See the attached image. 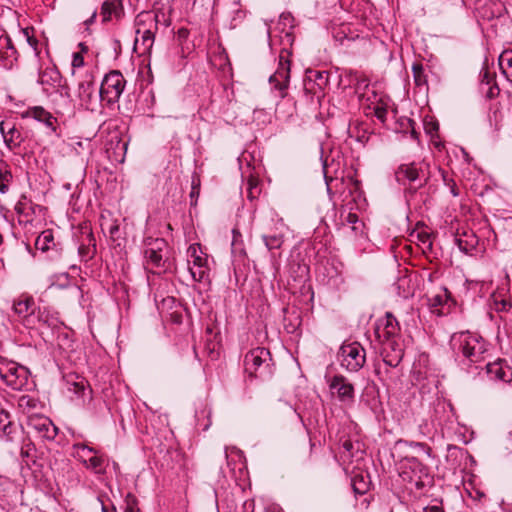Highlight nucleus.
Listing matches in <instances>:
<instances>
[{"mask_svg": "<svg viewBox=\"0 0 512 512\" xmlns=\"http://www.w3.org/2000/svg\"><path fill=\"white\" fill-rule=\"evenodd\" d=\"M450 345L457 357H462L469 363L485 360L490 349V344L480 334L470 331L453 333Z\"/></svg>", "mask_w": 512, "mask_h": 512, "instance_id": "obj_1", "label": "nucleus"}, {"mask_svg": "<svg viewBox=\"0 0 512 512\" xmlns=\"http://www.w3.org/2000/svg\"><path fill=\"white\" fill-rule=\"evenodd\" d=\"M143 254L146 268L151 270L158 268L163 271L168 268L169 247L164 238H145L143 243Z\"/></svg>", "mask_w": 512, "mask_h": 512, "instance_id": "obj_2", "label": "nucleus"}, {"mask_svg": "<svg viewBox=\"0 0 512 512\" xmlns=\"http://www.w3.org/2000/svg\"><path fill=\"white\" fill-rule=\"evenodd\" d=\"M396 181L401 185H409L412 189L417 190L423 187L428 179V165L420 162H412L401 164L395 171Z\"/></svg>", "mask_w": 512, "mask_h": 512, "instance_id": "obj_3", "label": "nucleus"}, {"mask_svg": "<svg viewBox=\"0 0 512 512\" xmlns=\"http://www.w3.org/2000/svg\"><path fill=\"white\" fill-rule=\"evenodd\" d=\"M126 80L123 74L118 70H112L107 73L99 89L100 101L108 106L117 103L125 89Z\"/></svg>", "mask_w": 512, "mask_h": 512, "instance_id": "obj_4", "label": "nucleus"}, {"mask_svg": "<svg viewBox=\"0 0 512 512\" xmlns=\"http://www.w3.org/2000/svg\"><path fill=\"white\" fill-rule=\"evenodd\" d=\"M338 361L347 371L357 372L366 362L365 349L359 342L343 343L338 352Z\"/></svg>", "mask_w": 512, "mask_h": 512, "instance_id": "obj_5", "label": "nucleus"}, {"mask_svg": "<svg viewBox=\"0 0 512 512\" xmlns=\"http://www.w3.org/2000/svg\"><path fill=\"white\" fill-rule=\"evenodd\" d=\"M0 378L13 390H21L27 383L28 370L24 366L0 356Z\"/></svg>", "mask_w": 512, "mask_h": 512, "instance_id": "obj_6", "label": "nucleus"}, {"mask_svg": "<svg viewBox=\"0 0 512 512\" xmlns=\"http://www.w3.org/2000/svg\"><path fill=\"white\" fill-rule=\"evenodd\" d=\"M271 354L264 347H256L250 350L244 358V366L246 372L250 375L263 376L271 372L270 362Z\"/></svg>", "mask_w": 512, "mask_h": 512, "instance_id": "obj_7", "label": "nucleus"}, {"mask_svg": "<svg viewBox=\"0 0 512 512\" xmlns=\"http://www.w3.org/2000/svg\"><path fill=\"white\" fill-rule=\"evenodd\" d=\"M157 16L152 15L151 13H141L137 16L136 24L140 26V23L146 21H155ZM136 39L134 42V50L137 51L140 55L150 54L153 44H154V32L151 29L141 30L140 27L136 29Z\"/></svg>", "mask_w": 512, "mask_h": 512, "instance_id": "obj_8", "label": "nucleus"}, {"mask_svg": "<svg viewBox=\"0 0 512 512\" xmlns=\"http://www.w3.org/2000/svg\"><path fill=\"white\" fill-rule=\"evenodd\" d=\"M60 321L56 314L52 313L46 307H38L34 313L24 320V326L30 329H37L43 332V329H55Z\"/></svg>", "mask_w": 512, "mask_h": 512, "instance_id": "obj_9", "label": "nucleus"}, {"mask_svg": "<svg viewBox=\"0 0 512 512\" xmlns=\"http://www.w3.org/2000/svg\"><path fill=\"white\" fill-rule=\"evenodd\" d=\"M290 79V62L283 54L279 56V64L269 78V82L272 88L279 93L280 98H285L287 95V89Z\"/></svg>", "mask_w": 512, "mask_h": 512, "instance_id": "obj_10", "label": "nucleus"}, {"mask_svg": "<svg viewBox=\"0 0 512 512\" xmlns=\"http://www.w3.org/2000/svg\"><path fill=\"white\" fill-rule=\"evenodd\" d=\"M404 468L410 470L412 475L410 476V482L418 489H422L431 482L429 469L426 465L422 464L417 457L407 456L404 459Z\"/></svg>", "mask_w": 512, "mask_h": 512, "instance_id": "obj_11", "label": "nucleus"}, {"mask_svg": "<svg viewBox=\"0 0 512 512\" xmlns=\"http://www.w3.org/2000/svg\"><path fill=\"white\" fill-rule=\"evenodd\" d=\"M95 91L96 87L93 74L85 73L78 83L77 96L81 105L87 110H94V106L97 102Z\"/></svg>", "mask_w": 512, "mask_h": 512, "instance_id": "obj_12", "label": "nucleus"}, {"mask_svg": "<svg viewBox=\"0 0 512 512\" xmlns=\"http://www.w3.org/2000/svg\"><path fill=\"white\" fill-rule=\"evenodd\" d=\"M27 426L37 435L46 440H54L58 434V428L46 416L32 414L28 416Z\"/></svg>", "mask_w": 512, "mask_h": 512, "instance_id": "obj_13", "label": "nucleus"}, {"mask_svg": "<svg viewBox=\"0 0 512 512\" xmlns=\"http://www.w3.org/2000/svg\"><path fill=\"white\" fill-rule=\"evenodd\" d=\"M381 356L383 362L390 367H397L402 361L404 349L400 338L381 340Z\"/></svg>", "mask_w": 512, "mask_h": 512, "instance_id": "obj_14", "label": "nucleus"}, {"mask_svg": "<svg viewBox=\"0 0 512 512\" xmlns=\"http://www.w3.org/2000/svg\"><path fill=\"white\" fill-rule=\"evenodd\" d=\"M486 374L489 380L501 383L512 382V367L505 359H497L489 362L485 366Z\"/></svg>", "mask_w": 512, "mask_h": 512, "instance_id": "obj_15", "label": "nucleus"}, {"mask_svg": "<svg viewBox=\"0 0 512 512\" xmlns=\"http://www.w3.org/2000/svg\"><path fill=\"white\" fill-rule=\"evenodd\" d=\"M375 333L379 341L400 338L399 323L392 313L387 312L385 318L378 322Z\"/></svg>", "mask_w": 512, "mask_h": 512, "instance_id": "obj_16", "label": "nucleus"}, {"mask_svg": "<svg viewBox=\"0 0 512 512\" xmlns=\"http://www.w3.org/2000/svg\"><path fill=\"white\" fill-rule=\"evenodd\" d=\"M0 133L6 147L11 151L19 148L24 141V137L20 130L16 128L15 124L8 121L0 122Z\"/></svg>", "mask_w": 512, "mask_h": 512, "instance_id": "obj_17", "label": "nucleus"}, {"mask_svg": "<svg viewBox=\"0 0 512 512\" xmlns=\"http://www.w3.org/2000/svg\"><path fill=\"white\" fill-rule=\"evenodd\" d=\"M330 389L335 391L341 402H352L354 399V387L343 375H335L330 384Z\"/></svg>", "mask_w": 512, "mask_h": 512, "instance_id": "obj_18", "label": "nucleus"}, {"mask_svg": "<svg viewBox=\"0 0 512 512\" xmlns=\"http://www.w3.org/2000/svg\"><path fill=\"white\" fill-rule=\"evenodd\" d=\"M23 116L27 118H33L36 121L43 123L53 133H56L58 123L57 118L54 117L49 111H47L43 107H30L26 110Z\"/></svg>", "mask_w": 512, "mask_h": 512, "instance_id": "obj_19", "label": "nucleus"}, {"mask_svg": "<svg viewBox=\"0 0 512 512\" xmlns=\"http://www.w3.org/2000/svg\"><path fill=\"white\" fill-rule=\"evenodd\" d=\"M328 78L329 75L326 71L310 70L307 73V77L304 82V88L305 90L316 94V87L319 91L323 90L328 84Z\"/></svg>", "mask_w": 512, "mask_h": 512, "instance_id": "obj_20", "label": "nucleus"}, {"mask_svg": "<svg viewBox=\"0 0 512 512\" xmlns=\"http://www.w3.org/2000/svg\"><path fill=\"white\" fill-rule=\"evenodd\" d=\"M13 309L22 318V323L24 324V320L31 316L36 309L34 298L30 295L22 294L14 301Z\"/></svg>", "mask_w": 512, "mask_h": 512, "instance_id": "obj_21", "label": "nucleus"}, {"mask_svg": "<svg viewBox=\"0 0 512 512\" xmlns=\"http://www.w3.org/2000/svg\"><path fill=\"white\" fill-rule=\"evenodd\" d=\"M124 15V8L121 0H105L101 7L103 22L119 20Z\"/></svg>", "mask_w": 512, "mask_h": 512, "instance_id": "obj_22", "label": "nucleus"}, {"mask_svg": "<svg viewBox=\"0 0 512 512\" xmlns=\"http://www.w3.org/2000/svg\"><path fill=\"white\" fill-rule=\"evenodd\" d=\"M1 437L7 442H13L19 434V427L10 420L8 412L0 410Z\"/></svg>", "mask_w": 512, "mask_h": 512, "instance_id": "obj_23", "label": "nucleus"}, {"mask_svg": "<svg viewBox=\"0 0 512 512\" xmlns=\"http://www.w3.org/2000/svg\"><path fill=\"white\" fill-rule=\"evenodd\" d=\"M262 240L266 248L271 252V264L275 273H277L279 270V262L273 251L282 247L284 236L282 234L263 235Z\"/></svg>", "mask_w": 512, "mask_h": 512, "instance_id": "obj_24", "label": "nucleus"}, {"mask_svg": "<svg viewBox=\"0 0 512 512\" xmlns=\"http://www.w3.org/2000/svg\"><path fill=\"white\" fill-rule=\"evenodd\" d=\"M35 247L37 250H40L42 252H55V256L59 254V249L57 247V244L54 240V235L52 230H44L35 241Z\"/></svg>", "mask_w": 512, "mask_h": 512, "instance_id": "obj_25", "label": "nucleus"}, {"mask_svg": "<svg viewBox=\"0 0 512 512\" xmlns=\"http://www.w3.org/2000/svg\"><path fill=\"white\" fill-rule=\"evenodd\" d=\"M455 241L459 249L466 254L471 253L478 245V237L473 231L463 232L456 237Z\"/></svg>", "mask_w": 512, "mask_h": 512, "instance_id": "obj_26", "label": "nucleus"}, {"mask_svg": "<svg viewBox=\"0 0 512 512\" xmlns=\"http://www.w3.org/2000/svg\"><path fill=\"white\" fill-rule=\"evenodd\" d=\"M38 82L43 86L57 87L62 82V76L56 68H46L40 72Z\"/></svg>", "mask_w": 512, "mask_h": 512, "instance_id": "obj_27", "label": "nucleus"}, {"mask_svg": "<svg viewBox=\"0 0 512 512\" xmlns=\"http://www.w3.org/2000/svg\"><path fill=\"white\" fill-rule=\"evenodd\" d=\"M188 265H207V255L202 251L200 244H191L187 249Z\"/></svg>", "mask_w": 512, "mask_h": 512, "instance_id": "obj_28", "label": "nucleus"}, {"mask_svg": "<svg viewBox=\"0 0 512 512\" xmlns=\"http://www.w3.org/2000/svg\"><path fill=\"white\" fill-rule=\"evenodd\" d=\"M73 456L82 464L86 463L87 459L96 454V450L83 443H76L72 446Z\"/></svg>", "mask_w": 512, "mask_h": 512, "instance_id": "obj_29", "label": "nucleus"}, {"mask_svg": "<svg viewBox=\"0 0 512 512\" xmlns=\"http://www.w3.org/2000/svg\"><path fill=\"white\" fill-rule=\"evenodd\" d=\"M83 466L86 469L93 471L95 474L105 473V460L101 455H98L97 453L87 459Z\"/></svg>", "mask_w": 512, "mask_h": 512, "instance_id": "obj_30", "label": "nucleus"}, {"mask_svg": "<svg viewBox=\"0 0 512 512\" xmlns=\"http://www.w3.org/2000/svg\"><path fill=\"white\" fill-rule=\"evenodd\" d=\"M13 176L9 166L2 162L0 163V193L5 194L9 190Z\"/></svg>", "mask_w": 512, "mask_h": 512, "instance_id": "obj_31", "label": "nucleus"}, {"mask_svg": "<svg viewBox=\"0 0 512 512\" xmlns=\"http://www.w3.org/2000/svg\"><path fill=\"white\" fill-rule=\"evenodd\" d=\"M37 405L38 401L29 395H23L18 400V407L24 414H26L27 417L34 414L33 410L37 407Z\"/></svg>", "mask_w": 512, "mask_h": 512, "instance_id": "obj_32", "label": "nucleus"}, {"mask_svg": "<svg viewBox=\"0 0 512 512\" xmlns=\"http://www.w3.org/2000/svg\"><path fill=\"white\" fill-rule=\"evenodd\" d=\"M87 238L89 243L87 245L81 244L78 248V253L81 256V258L85 261H88L91 259L95 253V243L93 234L90 232L87 234Z\"/></svg>", "mask_w": 512, "mask_h": 512, "instance_id": "obj_33", "label": "nucleus"}, {"mask_svg": "<svg viewBox=\"0 0 512 512\" xmlns=\"http://www.w3.org/2000/svg\"><path fill=\"white\" fill-rule=\"evenodd\" d=\"M412 73L414 83L417 87H426L428 84L427 75L424 72L423 65L421 63H414L412 65Z\"/></svg>", "mask_w": 512, "mask_h": 512, "instance_id": "obj_34", "label": "nucleus"}, {"mask_svg": "<svg viewBox=\"0 0 512 512\" xmlns=\"http://www.w3.org/2000/svg\"><path fill=\"white\" fill-rule=\"evenodd\" d=\"M290 273L295 280L305 279L309 274V266L306 265L305 263H296L295 261H293L290 264Z\"/></svg>", "mask_w": 512, "mask_h": 512, "instance_id": "obj_35", "label": "nucleus"}, {"mask_svg": "<svg viewBox=\"0 0 512 512\" xmlns=\"http://www.w3.org/2000/svg\"><path fill=\"white\" fill-rule=\"evenodd\" d=\"M188 270L194 281L201 282L208 275L209 269L207 265H188Z\"/></svg>", "mask_w": 512, "mask_h": 512, "instance_id": "obj_36", "label": "nucleus"}, {"mask_svg": "<svg viewBox=\"0 0 512 512\" xmlns=\"http://www.w3.org/2000/svg\"><path fill=\"white\" fill-rule=\"evenodd\" d=\"M22 34L25 37L28 45L35 52V55L39 56L40 55V50H39V47H38L39 46V42L35 38V36L33 35V29L32 28H24V29H22Z\"/></svg>", "mask_w": 512, "mask_h": 512, "instance_id": "obj_37", "label": "nucleus"}, {"mask_svg": "<svg viewBox=\"0 0 512 512\" xmlns=\"http://www.w3.org/2000/svg\"><path fill=\"white\" fill-rule=\"evenodd\" d=\"M33 209L34 206L32 202L27 200L25 196L15 205V211L20 217L27 216V210H31L33 212Z\"/></svg>", "mask_w": 512, "mask_h": 512, "instance_id": "obj_38", "label": "nucleus"}, {"mask_svg": "<svg viewBox=\"0 0 512 512\" xmlns=\"http://www.w3.org/2000/svg\"><path fill=\"white\" fill-rule=\"evenodd\" d=\"M449 298L448 290L443 289L441 293L433 295L429 298L431 307H439L447 302Z\"/></svg>", "mask_w": 512, "mask_h": 512, "instance_id": "obj_39", "label": "nucleus"}, {"mask_svg": "<svg viewBox=\"0 0 512 512\" xmlns=\"http://www.w3.org/2000/svg\"><path fill=\"white\" fill-rule=\"evenodd\" d=\"M409 446L414 448L417 451L418 454H424L427 457H431L432 456V449H431V447H429L425 443L412 441V442L409 443Z\"/></svg>", "mask_w": 512, "mask_h": 512, "instance_id": "obj_40", "label": "nucleus"}, {"mask_svg": "<svg viewBox=\"0 0 512 512\" xmlns=\"http://www.w3.org/2000/svg\"><path fill=\"white\" fill-rule=\"evenodd\" d=\"M442 178L444 181V184L449 188L450 193L456 197L459 195V191L456 185V182L453 178L449 177L447 173L444 171L442 172Z\"/></svg>", "mask_w": 512, "mask_h": 512, "instance_id": "obj_41", "label": "nucleus"}, {"mask_svg": "<svg viewBox=\"0 0 512 512\" xmlns=\"http://www.w3.org/2000/svg\"><path fill=\"white\" fill-rule=\"evenodd\" d=\"M352 487L355 493L364 494L368 489V484L361 477L358 480V477H354L352 480Z\"/></svg>", "mask_w": 512, "mask_h": 512, "instance_id": "obj_42", "label": "nucleus"}, {"mask_svg": "<svg viewBox=\"0 0 512 512\" xmlns=\"http://www.w3.org/2000/svg\"><path fill=\"white\" fill-rule=\"evenodd\" d=\"M8 45H3V55L2 58H17V50L13 45L11 38L9 37Z\"/></svg>", "mask_w": 512, "mask_h": 512, "instance_id": "obj_43", "label": "nucleus"}, {"mask_svg": "<svg viewBox=\"0 0 512 512\" xmlns=\"http://www.w3.org/2000/svg\"><path fill=\"white\" fill-rule=\"evenodd\" d=\"M126 507H125V510L124 512H137V508H136V504H137V500L135 498V496H133L132 494H128L126 496Z\"/></svg>", "mask_w": 512, "mask_h": 512, "instance_id": "obj_44", "label": "nucleus"}, {"mask_svg": "<svg viewBox=\"0 0 512 512\" xmlns=\"http://www.w3.org/2000/svg\"><path fill=\"white\" fill-rule=\"evenodd\" d=\"M481 77V89L484 90L486 86H489L493 81L494 77L488 70H483L480 74Z\"/></svg>", "mask_w": 512, "mask_h": 512, "instance_id": "obj_45", "label": "nucleus"}, {"mask_svg": "<svg viewBox=\"0 0 512 512\" xmlns=\"http://www.w3.org/2000/svg\"><path fill=\"white\" fill-rule=\"evenodd\" d=\"M500 65L503 67L506 65L509 68H512V50L505 51L499 58Z\"/></svg>", "mask_w": 512, "mask_h": 512, "instance_id": "obj_46", "label": "nucleus"}, {"mask_svg": "<svg viewBox=\"0 0 512 512\" xmlns=\"http://www.w3.org/2000/svg\"><path fill=\"white\" fill-rule=\"evenodd\" d=\"M512 305L510 301L502 299L500 301H495V309L498 312H507L511 309Z\"/></svg>", "mask_w": 512, "mask_h": 512, "instance_id": "obj_47", "label": "nucleus"}, {"mask_svg": "<svg viewBox=\"0 0 512 512\" xmlns=\"http://www.w3.org/2000/svg\"><path fill=\"white\" fill-rule=\"evenodd\" d=\"M345 222L348 223V224H352L353 225L351 227L352 230H357L358 229V227L356 226V224L358 223V216H357V214L349 212L346 215V217H345Z\"/></svg>", "mask_w": 512, "mask_h": 512, "instance_id": "obj_48", "label": "nucleus"}, {"mask_svg": "<svg viewBox=\"0 0 512 512\" xmlns=\"http://www.w3.org/2000/svg\"><path fill=\"white\" fill-rule=\"evenodd\" d=\"M84 65V58L80 53H74L73 59H72V67L73 68H80Z\"/></svg>", "mask_w": 512, "mask_h": 512, "instance_id": "obj_49", "label": "nucleus"}, {"mask_svg": "<svg viewBox=\"0 0 512 512\" xmlns=\"http://www.w3.org/2000/svg\"><path fill=\"white\" fill-rule=\"evenodd\" d=\"M248 185H249V187H248V190H249L248 197L252 199V198L255 197L254 193L257 192V190H258L257 183H256V181L254 179H250L248 181Z\"/></svg>", "mask_w": 512, "mask_h": 512, "instance_id": "obj_50", "label": "nucleus"}, {"mask_svg": "<svg viewBox=\"0 0 512 512\" xmlns=\"http://www.w3.org/2000/svg\"><path fill=\"white\" fill-rule=\"evenodd\" d=\"M422 512H444V510L440 505L434 504L424 507Z\"/></svg>", "mask_w": 512, "mask_h": 512, "instance_id": "obj_51", "label": "nucleus"}, {"mask_svg": "<svg viewBox=\"0 0 512 512\" xmlns=\"http://www.w3.org/2000/svg\"><path fill=\"white\" fill-rule=\"evenodd\" d=\"M57 88H59L58 91L60 92L61 96H64L67 98L70 97V89L67 84L60 83V86H57Z\"/></svg>", "mask_w": 512, "mask_h": 512, "instance_id": "obj_52", "label": "nucleus"}, {"mask_svg": "<svg viewBox=\"0 0 512 512\" xmlns=\"http://www.w3.org/2000/svg\"><path fill=\"white\" fill-rule=\"evenodd\" d=\"M486 88H487V92L486 93H487L488 97L492 98L496 94H498L499 89H498L496 84L493 85V86L490 84L489 86H486Z\"/></svg>", "mask_w": 512, "mask_h": 512, "instance_id": "obj_53", "label": "nucleus"}, {"mask_svg": "<svg viewBox=\"0 0 512 512\" xmlns=\"http://www.w3.org/2000/svg\"><path fill=\"white\" fill-rule=\"evenodd\" d=\"M199 194V180L193 179L192 181V191L190 193L191 197H194L195 195Z\"/></svg>", "mask_w": 512, "mask_h": 512, "instance_id": "obj_54", "label": "nucleus"}, {"mask_svg": "<svg viewBox=\"0 0 512 512\" xmlns=\"http://www.w3.org/2000/svg\"><path fill=\"white\" fill-rule=\"evenodd\" d=\"M342 447L346 452L351 453L354 448V444L350 440H345L342 444Z\"/></svg>", "mask_w": 512, "mask_h": 512, "instance_id": "obj_55", "label": "nucleus"}, {"mask_svg": "<svg viewBox=\"0 0 512 512\" xmlns=\"http://www.w3.org/2000/svg\"><path fill=\"white\" fill-rule=\"evenodd\" d=\"M418 237L420 238L421 242L424 245H427V247L431 248L432 242L430 241V236L428 234H425V235L419 234Z\"/></svg>", "mask_w": 512, "mask_h": 512, "instance_id": "obj_56", "label": "nucleus"}, {"mask_svg": "<svg viewBox=\"0 0 512 512\" xmlns=\"http://www.w3.org/2000/svg\"><path fill=\"white\" fill-rule=\"evenodd\" d=\"M7 43H9V36L0 37V57L1 58L3 55V45H8Z\"/></svg>", "mask_w": 512, "mask_h": 512, "instance_id": "obj_57", "label": "nucleus"}, {"mask_svg": "<svg viewBox=\"0 0 512 512\" xmlns=\"http://www.w3.org/2000/svg\"><path fill=\"white\" fill-rule=\"evenodd\" d=\"M238 237H241V234H240L238 231L233 230V242H232V247H235Z\"/></svg>", "mask_w": 512, "mask_h": 512, "instance_id": "obj_58", "label": "nucleus"}, {"mask_svg": "<svg viewBox=\"0 0 512 512\" xmlns=\"http://www.w3.org/2000/svg\"><path fill=\"white\" fill-rule=\"evenodd\" d=\"M178 35H179V37H181V38H186V37H187V35H188V30H187V29H185V28H181V29H179V31H178Z\"/></svg>", "mask_w": 512, "mask_h": 512, "instance_id": "obj_59", "label": "nucleus"}, {"mask_svg": "<svg viewBox=\"0 0 512 512\" xmlns=\"http://www.w3.org/2000/svg\"><path fill=\"white\" fill-rule=\"evenodd\" d=\"M442 410V411H445L446 410V405L444 403H439L436 408H435V413L438 414L439 411Z\"/></svg>", "mask_w": 512, "mask_h": 512, "instance_id": "obj_60", "label": "nucleus"}, {"mask_svg": "<svg viewBox=\"0 0 512 512\" xmlns=\"http://www.w3.org/2000/svg\"><path fill=\"white\" fill-rule=\"evenodd\" d=\"M98 501L101 503V510L102 512H109L107 506L104 504L101 496H98Z\"/></svg>", "mask_w": 512, "mask_h": 512, "instance_id": "obj_61", "label": "nucleus"}, {"mask_svg": "<svg viewBox=\"0 0 512 512\" xmlns=\"http://www.w3.org/2000/svg\"><path fill=\"white\" fill-rule=\"evenodd\" d=\"M364 87V88H367L368 87V82L366 79H363L361 81L358 82V89H360L361 87Z\"/></svg>", "mask_w": 512, "mask_h": 512, "instance_id": "obj_62", "label": "nucleus"}, {"mask_svg": "<svg viewBox=\"0 0 512 512\" xmlns=\"http://www.w3.org/2000/svg\"><path fill=\"white\" fill-rule=\"evenodd\" d=\"M34 214V211L27 210V216H23L26 222L32 221L31 215Z\"/></svg>", "mask_w": 512, "mask_h": 512, "instance_id": "obj_63", "label": "nucleus"}, {"mask_svg": "<svg viewBox=\"0 0 512 512\" xmlns=\"http://www.w3.org/2000/svg\"><path fill=\"white\" fill-rule=\"evenodd\" d=\"M409 124H410V126H411V128H412V136H413L414 138H417V133H416V131L414 130V127H413V125H414V121H413V120H409Z\"/></svg>", "mask_w": 512, "mask_h": 512, "instance_id": "obj_64", "label": "nucleus"}]
</instances>
